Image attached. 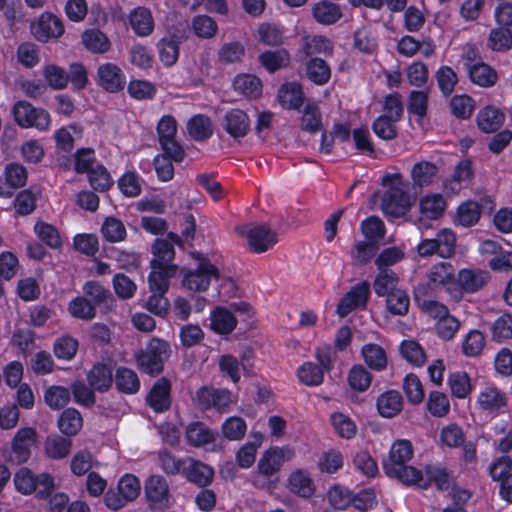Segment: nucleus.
Segmentation results:
<instances>
[{"instance_id": "61", "label": "nucleus", "mask_w": 512, "mask_h": 512, "mask_svg": "<svg viewBox=\"0 0 512 512\" xmlns=\"http://www.w3.org/2000/svg\"><path fill=\"white\" fill-rule=\"evenodd\" d=\"M447 383L452 396L458 399L466 398L472 391L471 380L466 372L457 371L451 373Z\"/></svg>"}, {"instance_id": "4", "label": "nucleus", "mask_w": 512, "mask_h": 512, "mask_svg": "<svg viewBox=\"0 0 512 512\" xmlns=\"http://www.w3.org/2000/svg\"><path fill=\"white\" fill-rule=\"evenodd\" d=\"M141 492V483L137 476L125 473L118 481L117 491L109 489L104 495L105 505L117 511L123 508L128 502L138 498Z\"/></svg>"}, {"instance_id": "12", "label": "nucleus", "mask_w": 512, "mask_h": 512, "mask_svg": "<svg viewBox=\"0 0 512 512\" xmlns=\"http://www.w3.org/2000/svg\"><path fill=\"white\" fill-rule=\"evenodd\" d=\"M294 455L293 449L288 446H271L265 450L257 464L258 473L265 478L276 475L283 464Z\"/></svg>"}, {"instance_id": "1", "label": "nucleus", "mask_w": 512, "mask_h": 512, "mask_svg": "<svg viewBox=\"0 0 512 512\" xmlns=\"http://www.w3.org/2000/svg\"><path fill=\"white\" fill-rule=\"evenodd\" d=\"M413 454L414 449L409 440L398 439L394 441L388 455L382 460V468L386 476L397 479L405 486H411V479L420 475V469L408 465Z\"/></svg>"}, {"instance_id": "33", "label": "nucleus", "mask_w": 512, "mask_h": 512, "mask_svg": "<svg viewBox=\"0 0 512 512\" xmlns=\"http://www.w3.org/2000/svg\"><path fill=\"white\" fill-rule=\"evenodd\" d=\"M187 131L194 141L204 142L213 135L212 120L205 114H195L187 122Z\"/></svg>"}, {"instance_id": "6", "label": "nucleus", "mask_w": 512, "mask_h": 512, "mask_svg": "<svg viewBox=\"0 0 512 512\" xmlns=\"http://www.w3.org/2000/svg\"><path fill=\"white\" fill-rule=\"evenodd\" d=\"M147 507L152 512H164L173 504L170 487L164 476L153 474L144 482Z\"/></svg>"}, {"instance_id": "28", "label": "nucleus", "mask_w": 512, "mask_h": 512, "mask_svg": "<svg viewBox=\"0 0 512 512\" xmlns=\"http://www.w3.org/2000/svg\"><path fill=\"white\" fill-rule=\"evenodd\" d=\"M86 379L91 388L105 393L112 387L114 375L109 365L97 362L87 372Z\"/></svg>"}, {"instance_id": "35", "label": "nucleus", "mask_w": 512, "mask_h": 512, "mask_svg": "<svg viewBox=\"0 0 512 512\" xmlns=\"http://www.w3.org/2000/svg\"><path fill=\"white\" fill-rule=\"evenodd\" d=\"M129 23L134 33L140 37L150 35L154 29V19L149 9L137 7L129 15Z\"/></svg>"}, {"instance_id": "7", "label": "nucleus", "mask_w": 512, "mask_h": 512, "mask_svg": "<svg viewBox=\"0 0 512 512\" xmlns=\"http://www.w3.org/2000/svg\"><path fill=\"white\" fill-rule=\"evenodd\" d=\"M198 260L199 263L195 269H189L183 273L182 285L190 291L204 292L208 290L212 278L219 279L220 272L207 257L199 255Z\"/></svg>"}, {"instance_id": "15", "label": "nucleus", "mask_w": 512, "mask_h": 512, "mask_svg": "<svg viewBox=\"0 0 512 512\" xmlns=\"http://www.w3.org/2000/svg\"><path fill=\"white\" fill-rule=\"evenodd\" d=\"M476 404L481 411L498 416L507 411L508 397L495 384H489L480 390Z\"/></svg>"}, {"instance_id": "32", "label": "nucleus", "mask_w": 512, "mask_h": 512, "mask_svg": "<svg viewBox=\"0 0 512 512\" xmlns=\"http://www.w3.org/2000/svg\"><path fill=\"white\" fill-rule=\"evenodd\" d=\"M378 413L384 418H393L403 409V398L397 390H387L376 401Z\"/></svg>"}, {"instance_id": "13", "label": "nucleus", "mask_w": 512, "mask_h": 512, "mask_svg": "<svg viewBox=\"0 0 512 512\" xmlns=\"http://www.w3.org/2000/svg\"><path fill=\"white\" fill-rule=\"evenodd\" d=\"M196 401L203 410L214 409L225 413L232 404V393L228 389L202 386L196 391Z\"/></svg>"}, {"instance_id": "64", "label": "nucleus", "mask_w": 512, "mask_h": 512, "mask_svg": "<svg viewBox=\"0 0 512 512\" xmlns=\"http://www.w3.org/2000/svg\"><path fill=\"white\" fill-rule=\"evenodd\" d=\"M492 340L502 343L512 338V315L504 313L494 320L491 325Z\"/></svg>"}, {"instance_id": "63", "label": "nucleus", "mask_w": 512, "mask_h": 512, "mask_svg": "<svg viewBox=\"0 0 512 512\" xmlns=\"http://www.w3.org/2000/svg\"><path fill=\"white\" fill-rule=\"evenodd\" d=\"M487 46L493 51L506 52L512 48V32L509 28L499 27L490 31Z\"/></svg>"}, {"instance_id": "8", "label": "nucleus", "mask_w": 512, "mask_h": 512, "mask_svg": "<svg viewBox=\"0 0 512 512\" xmlns=\"http://www.w3.org/2000/svg\"><path fill=\"white\" fill-rule=\"evenodd\" d=\"M38 434L33 427L17 430L11 441V448L6 459L12 464L22 465L31 458L32 448L37 444Z\"/></svg>"}, {"instance_id": "62", "label": "nucleus", "mask_w": 512, "mask_h": 512, "mask_svg": "<svg viewBox=\"0 0 512 512\" xmlns=\"http://www.w3.org/2000/svg\"><path fill=\"white\" fill-rule=\"evenodd\" d=\"M78 347V340L65 334L56 338L53 344V352L58 359L70 361L75 357Z\"/></svg>"}, {"instance_id": "18", "label": "nucleus", "mask_w": 512, "mask_h": 512, "mask_svg": "<svg viewBox=\"0 0 512 512\" xmlns=\"http://www.w3.org/2000/svg\"><path fill=\"white\" fill-rule=\"evenodd\" d=\"M488 273L481 269H460L456 276V288L454 297L460 298L462 293H475L479 291L487 282Z\"/></svg>"}, {"instance_id": "44", "label": "nucleus", "mask_w": 512, "mask_h": 512, "mask_svg": "<svg viewBox=\"0 0 512 512\" xmlns=\"http://www.w3.org/2000/svg\"><path fill=\"white\" fill-rule=\"evenodd\" d=\"M33 230L40 242L50 249L57 250L62 247L63 243L59 230L54 225L38 220Z\"/></svg>"}, {"instance_id": "20", "label": "nucleus", "mask_w": 512, "mask_h": 512, "mask_svg": "<svg viewBox=\"0 0 512 512\" xmlns=\"http://www.w3.org/2000/svg\"><path fill=\"white\" fill-rule=\"evenodd\" d=\"M171 382L166 377L157 379L146 396L148 406L156 413H163L170 409Z\"/></svg>"}, {"instance_id": "53", "label": "nucleus", "mask_w": 512, "mask_h": 512, "mask_svg": "<svg viewBox=\"0 0 512 512\" xmlns=\"http://www.w3.org/2000/svg\"><path fill=\"white\" fill-rule=\"evenodd\" d=\"M159 466L162 471L167 475H183L188 458H177L172 452L167 449L159 450L158 452Z\"/></svg>"}, {"instance_id": "2", "label": "nucleus", "mask_w": 512, "mask_h": 512, "mask_svg": "<svg viewBox=\"0 0 512 512\" xmlns=\"http://www.w3.org/2000/svg\"><path fill=\"white\" fill-rule=\"evenodd\" d=\"M151 271L148 275V285L151 295L148 297L147 309L157 315L164 317L168 314L169 301L165 297L171 278L178 272V265L155 266L150 265Z\"/></svg>"}, {"instance_id": "22", "label": "nucleus", "mask_w": 512, "mask_h": 512, "mask_svg": "<svg viewBox=\"0 0 512 512\" xmlns=\"http://www.w3.org/2000/svg\"><path fill=\"white\" fill-rule=\"evenodd\" d=\"M246 237L250 250L256 254L268 251L278 241L277 233L266 224H259L250 228Z\"/></svg>"}, {"instance_id": "46", "label": "nucleus", "mask_w": 512, "mask_h": 512, "mask_svg": "<svg viewBox=\"0 0 512 512\" xmlns=\"http://www.w3.org/2000/svg\"><path fill=\"white\" fill-rule=\"evenodd\" d=\"M300 127L303 131L315 134L322 129V115L318 105L314 101H308L301 109Z\"/></svg>"}, {"instance_id": "3", "label": "nucleus", "mask_w": 512, "mask_h": 512, "mask_svg": "<svg viewBox=\"0 0 512 512\" xmlns=\"http://www.w3.org/2000/svg\"><path fill=\"white\" fill-rule=\"evenodd\" d=\"M170 354V344L166 340L154 337L135 354L136 365L142 373L157 377L164 371L165 362Z\"/></svg>"}, {"instance_id": "34", "label": "nucleus", "mask_w": 512, "mask_h": 512, "mask_svg": "<svg viewBox=\"0 0 512 512\" xmlns=\"http://www.w3.org/2000/svg\"><path fill=\"white\" fill-rule=\"evenodd\" d=\"M305 72L309 81L318 86L327 84L331 78L330 65L320 57H311L305 63Z\"/></svg>"}, {"instance_id": "43", "label": "nucleus", "mask_w": 512, "mask_h": 512, "mask_svg": "<svg viewBox=\"0 0 512 512\" xmlns=\"http://www.w3.org/2000/svg\"><path fill=\"white\" fill-rule=\"evenodd\" d=\"M233 87L245 97L256 99L261 96L263 85L261 79L255 75L240 74L235 77Z\"/></svg>"}, {"instance_id": "51", "label": "nucleus", "mask_w": 512, "mask_h": 512, "mask_svg": "<svg viewBox=\"0 0 512 512\" xmlns=\"http://www.w3.org/2000/svg\"><path fill=\"white\" fill-rule=\"evenodd\" d=\"M70 399V389L64 386L52 385L44 391V402L52 410L65 409Z\"/></svg>"}, {"instance_id": "57", "label": "nucleus", "mask_w": 512, "mask_h": 512, "mask_svg": "<svg viewBox=\"0 0 512 512\" xmlns=\"http://www.w3.org/2000/svg\"><path fill=\"white\" fill-rule=\"evenodd\" d=\"M398 276L393 270H379L375 276L373 287L378 297H387L390 292L396 291Z\"/></svg>"}, {"instance_id": "9", "label": "nucleus", "mask_w": 512, "mask_h": 512, "mask_svg": "<svg viewBox=\"0 0 512 512\" xmlns=\"http://www.w3.org/2000/svg\"><path fill=\"white\" fill-rule=\"evenodd\" d=\"M456 235L450 229H441L431 239H423L417 245V252L421 257L437 255L441 258H450L455 253Z\"/></svg>"}, {"instance_id": "56", "label": "nucleus", "mask_w": 512, "mask_h": 512, "mask_svg": "<svg viewBox=\"0 0 512 512\" xmlns=\"http://www.w3.org/2000/svg\"><path fill=\"white\" fill-rule=\"evenodd\" d=\"M100 231L103 238L110 243L121 242L127 236V231L123 222L113 216L105 218Z\"/></svg>"}, {"instance_id": "54", "label": "nucleus", "mask_w": 512, "mask_h": 512, "mask_svg": "<svg viewBox=\"0 0 512 512\" xmlns=\"http://www.w3.org/2000/svg\"><path fill=\"white\" fill-rule=\"evenodd\" d=\"M486 344V337L480 330H470L462 340L461 350L466 357L481 355Z\"/></svg>"}, {"instance_id": "16", "label": "nucleus", "mask_w": 512, "mask_h": 512, "mask_svg": "<svg viewBox=\"0 0 512 512\" xmlns=\"http://www.w3.org/2000/svg\"><path fill=\"white\" fill-rule=\"evenodd\" d=\"M96 84L108 93H118L126 86V75L115 63H102L97 68Z\"/></svg>"}, {"instance_id": "38", "label": "nucleus", "mask_w": 512, "mask_h": 512, "mask_svg": "<svg viewBox=\"0 0 512 512\" xmlns=\"http://www.w3.org/2000/svg\"><path fill=\"white\" fill-rule=\"evenodd\" d=\"M289 490L302 498H310L315 492L313 480L303 469L293 471L288 477Z\"/></svg>"}, {"instance_id": "60", "label": "nucleus", "mask_w": 512, "mask_h": 512, "mask_svg": "<svg viewBox=\"0 0 512 512\" xmlns=\"http://www.w3.org/2000/svg\"><path fill=\"white\" fill-rule=\"evenodd\" d=\"M246 431V421L240 416H230L221 425L222 436L229 441L243 439Z\"/></svg>"}, {"instance_id": "26", "label": "nucleus", "mask_w": 512, "mask_h": 512, "mask_svg": "<svg viewBox=\"0 0 512 512\" xmlns=\"http://www.w3.org/2000/svg\"><path fill=\"white\" fill-rule=\"evenodd\" d=\"M214 474V470L211 466L199 460L188 458L182 476L197 487L205 488L213 482Z\"/></svg>"}, {"instance_id": "41", "label": "nucleus", "mask_w": 512, "mask_h": 512, "mask_svg": "<svg viewBox=\"0 0 512 512\" xmlns=\"http://www.w3.org/2000/svg\"><path fill=\"white\" fill-rule=\"evenodd\" d=\"M312 15L316 22L324 25L336 23L342 16L339 5L328 0H322L313 5Z\"/></svg>"}, {"instance_id": "11", "label": "nucleus", "mask_w": 512, "mask_h": 512, "mask_svg": "<svg viewBox=\"0 0 512 512\" xmlns=\"http://www.w3.org/2000/svg\"><path fill=\"white\" fill-rule=\"evenodd\" d=\"M30 31L37 41L47 43L50 40L60 38L65 32V27L61 18L46 11L31 22Z\"/></svg>"}, {"instance_id": "23", "label": "nucleus", "mask_w": 512, "mask_h": 512, "mask_svg": "<svg viewBox=\"0 0 512 512\" xmlns=\"http://www.w3.org/2000/svg\"><path fill=\"white\" fill-rule=\"evenodd\" d=\"M469 80L483 88H489L496 84L498 74L496 70L483 61L473 62L470 58L464 63Z\"/></svg>"}, {"instance_id": "45", "label": "nucleus", "mask_w": 512, "mask_h": 512, "mask_svg": "<svg viewBox=\"0 0 512 512\" xmlns=\"http://www.w3.org/2000/svg\"><path fill=\"white\" fill-rule=\"evenodd\" d=\"M481 212L482 208L476 201H465L457 208L455 224L462 227H472L478 223Z\"/></svg>"}, {"instance_id": "10", "label": "nucleus", "mask_w": 512, "mask_h": 512, "mask_svg": "<svg viewBox=\"0 0 512 512\" xmlns=\"http://www.w3.org/2000/svg\"><path fill=\"white\" fill-rule=\"evenodd\" d=\"M370 294V284L366 280L358 282L340 298L336 306V314L344 318L355 310L365 309Z\"/></svg>"}, {"instance_id": "47", "label": "nucleus", "mask_w": 512, "mask_h": 512, "mask_svg": "<svg viewBox=\"0 0 512 512\" xmlns=\"http://www.w3.org/2000/svg\"><path fill=\"white\" fill-rule=\"evenodd\" d=\"M261 443L262 435L258 433L255 435V441H248L237 450L235 454V462L239 468L249 469L253 466Z\"/></svg>"}, {"instance_id": "19", "label": "nucleus", "mask_w": 512, "mask_h": 512, "mask_svg": "<svg viewBox=\"0 0 512 512\" xmlns=\"http://www.w3.org/2000/svg\"><path fill=\"white\" fill-rule=\"evenodd\" d=\"M410 206L409 193L398 186H391L382 196L383 211L390 216L401 217Z\"/></svg>"}, {"instance_id": "49", "label": "nucleus", "mask_w": 512, "mask_h": 512, "mask_svg": "<svg viewBox=\"0 0 512 512\" xmlns=\"http://www.w3.org/2000/svg\"><path fill=\"white\" fill-rule=\"evenodd\" d=\"M438 173L436 164L430 161H420L413 165L411 177L415 186L424 187L430 185Z\"/></svg>"}, {"instance_id": "27", "label": "nucleus", "mask_w": 512, "mask_h": 512, "mask_svg": "<svg viewBox=\"0 0 512 512\" xmlns=\"http://www.w3.org/2000/svg\"><path fill=\"white\" fill-rule=\"evenodd\" d=\"M504 122V112L494 105L482 107L476 115V124L482 133H495L503 126Z\"/></svg>"}, {"instance_id": "30", "label": "nucleus", "mask_w": 512, "mask_h": 512, "mask_svg": "<svg viewBox=\"0 0 512 512\" xmlns=\"http://www.w3.org/2000/svg\"><path fill=\"white\" fill-rule=\"evenodd\" d=\"M57 427L62 435L72 438L81 431L83 417L76 408H65L57 419Z\"/></svg>"}, {"instance_id": "42", "label": "nucleus", "mask_w": 512, "mask_h": 512, "mask_svg": "<svg viewBox=\"0 0 512 512\" xmlns=\"http://www.w3.org/2000/svg\"><path fill=\"white\" fill-rule=\"evenodd\" d=\"M258 61L269 73H275L289 66L290 54L284 48L275 51L266 50L259 55Z\"/></svg>"}, {"instance_id": "14", "label": "nucleus", "mask_w": 512, "mask_h": 512, "mask_svg": "<svg viewBox=\"0 0 512 512\" xmlns=\"http://www.w3.org/2000/svg\"><path fill=\"white\" fill-rule=\"evenodd\" d=\"M451 475L449 470L440 465L428 464L424 471L420 470V475L411 479V486H417L421 489H428L434 485L439 491H446L450 488Z\"/></svg>"}, {"instance_id": "31", "label": "nucleus", "mask_w": 512, "mask_h": 512, "mask_svg": "<svg viewBox=\"0 0 512 512\" xmlns=\"http://www.w3.org/2000/svg\"><path fill=\"white\" fill-rule=\"evenodd\" d=\"M113 383H115L117 391L125 395H134L141 387L137 373L124 366L116 368Z\"/></svg>"}, {"instance_id": "17", "label": "nucleus", "mask_w": 512, "mask_h": 512, "mask_svg": "<svg viewBox=\"0 0 512 512\" xmlns=\"http://www.w3.org/2000/svg\"><path fill=\"white\" fill-rule=\"evenodd\" d=\"M277 100L283 109L301 112L306 100L302 84L298 81L283 83L278 89Z\"/></svg>"}, {"instance_id": "39", "label": "nucleus", "mask_w": 512, "mask_h": 512, "mask_svg": "<svg viewBox=\"0 0 512 512\" xmlns=\"http://www.w3.org/2000/svg\"><path fill=\"white\" fill-rule=\"evenodd\" d=\"M150 251L152 254L150 265H175L173 262L175 259V248L170 241L156 238L151 244Z\"/></svg>"}, {"instance_id": "52", "label": "nucleus", "mask_w": 512, "mask_h": 512, "mask_svg": "<svg viewBox=\"0 0 512 512\" xmlns=\"http://www.w3.org/2000/svg\"><path fill=\"white\" fill-rule=\"evenodd\" d=\"M344 466V456L338 449H328L319 457L317 467L320 472L335 474Z\"/></svg>"}, {"instance_id": "48", "label": "nucleus", "mask_w": 512, "mask_h": 512, "mask_svg": "<svg viewBox=\"0 0 512 512\" xmlns=\"http://www.w3.org/2000/svg\"><path fill=\"white\" fill-rule=\"evenodd\" d=\"M324 372L312 361L302 363L296 371L300 383L308 387H317L324 382Z\"/></svg>"}, {"instance_id": "21", "label": "nucleus", "mask_w": 512, "mask_h": 512, "mask_svg": "<svg viewBox=\"0 0 512 512\" xmlns=\"http://www.w3.org/2000/svg\"><path fill=\"white\" fill-rule=\"evenodd\" d=\"M223 129L234 140L243 139L251 130L250 118L242 109H230L224 115Z\"/></svg>"}, {"instance_id": "5", "label": "nucleus", "mask_w": 512, "mask_h": 512, "mask_svg": "<svg viewBox=\"0 0 512 512\" xmlns=\"http://www.w3.org/2000/svg\"><path fill=\"white\" fill-rule=\"evenodd\" d=\"M14 121L21 128H35L38 131H47L51 126L49 112L41 107H35L30 102L19 100L12 109Z\"/></svg>"}, {"instance_id": "59", "label": "nucleus", "mask_w": 512, "mask_h": 512, "mask_svg": "<svg viewBox=\"0 0 512 512\" xmlns=\"http://www.w3.org/2000/svg\"><path fill=\"white\" fill-rule=\"evenodd\" d=\"M73 160L77 174H88L98 164L95 150L91 147L78 148L73 154Z\"/></svg>"}, {"instance_id": "24", "label": "nucleus", "mask_w": 512, "mask_h": 512, "mask_svg": "<svg viewBox=\"0 0 512 512\" xmlns=\"http://www.w3.org/2000/svg\"><path fill=\"white\" fill-rule=\"evenodd\" d=\"M218 431L206 426L201 421H192L185 427V438L188 445L200 448L208 445H214Z\"/></svg>"}, {"instance_id": "29", "label": "nucleus", "mask_w": 512, "mask_h": 512, "mask_svg": "<svg viewBox=\"0 0 512 512\" xmlns=\"http://www.w3.org/2000/svg\"><path fill=\"white\" fill-rule=\"evenodd\" d=\"M72 439L60 434H51L44 441V453L51 460L66 458L72 449Z\"/></svg>"}, {"instance_id": "36", "label": "nucleus", "mask_w": 512, "mask_h": 512, "mask_svg": "<svg viewBox=\"0 0 512 512\" xmlns=\"http://www.w3.org/2000/svg\"><path fill=\"white\" fill-rule=\"evenodd\" d=\"M237 325L234 314L226 307L218 306L211 313V329L220 335L231 333Z\"/></svg>"}, {"instance_id": "55", "label": "nucleus", "mask_w": 512, "mask_h": 512, "mask_svg": "<svg viewBox=\"0 0 512 512\" xmlns=\"http://www.w3.org/2000/svg\"><path fill=\"white\" fill-rule=\"evenodd\" d=\"M398 121L399 120H394V118L388 114H382L372 122L371 128L378 138L386 141L393 140L398 136L396 126Z\"/></svg>"}, {"instance_id": "37", "label": "nucleus", "mask_w": 512, "mask_h": 512, "mask_svg": "<svg viewBox=\"0 0 512 512\" xmlns=\"http://www.w3.org/2000/svg\"><path fill=\"white\" fill-rule=\"evenodd\" d=\"M84 47L91 53L104 54L111 48V41L98 28L86 29L81 36Z\"/></svg>"}, {"instance_id": "25", "label": "nucleus", "mask_w": 512, "mask_h": 512, "mask_svg": "<svg viewBox=\"0 0 512 512\" xmlns=\"http://www.w3.org/2000/svg\"><path fill=\"white\" fill-rule=\"evenodd\" d=\"M428 280L434 287L444 288L451 296L456 288L455 268L450 262H438L429 271Z\"/></svg>"}, {"instance_id": "50", "label": "nucleus", "mask_w": 512, "mask_h": 512, "mask_svg": "<svg viewBox=\"0 0 512 512\" xmlns=\"http://www.w3.org/2000/svg\"><path fill=\"white\" fill-rule=\"evenodd\" d=\"M419 206L423 217L437 220L443 215L446 202L441 194H431L424 196L420 200Z\"/></svg>"}, {"instance_id": "40", "label": "nucleus", "mask_w": 512, "mask_h": 512, "mask_svg": "<svg viewBox=\"0 0 512 512\" xmlns=\"http://www.w3.org/2000/svg\"><path fill=\"white\" fill-rule=\"evenodd\" d=\"M361 355L365 364L374 371L380 372L387 367V354L385 349L376 343H367L361 348Z\"/></svg>"}, {"instance_id": "58", "label": "nucleus", "mask_w": 512, "mask_h": 512, "mask_svg": "<svg viewBox=\"0 0 512 512\" xmlns=\"http://www.w3.org/2000/svg\"><path fill=\"white\" fill-rule=\"evenodd\" d=\"M372 378V374L363 365L355 364L348 372L347 381L351 389L365 392L369 389Z\"/></svg>"}]
</instances>
